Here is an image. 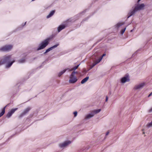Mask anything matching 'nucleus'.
<instances>
[{
    "label": "nucleus",
    "mask_w": 152,
    "mask_h": 152,
    "mask_svg": "<svg viewBox=\"0 0 152 152\" xmlns=\"http://www.w3.org/2000/svg\"><path fill=\"white\" fill-rule=\"evenodd\" d=\"M18 108L12 109L7 114V117L8 118H9L11 116L12 114Z\"/></svg>",
    "instance_id": "obj_10"
},
{
    "label": "nucleus",
    "mask_w": 152,
    "mask_h": 152,
    "mask_svg": "<svg viewBox=\"0 0 152 152\" xmlns=\"http://www.w3.org/2000/svg\"><path fill=\"white\" fill-rule=\"evenodd\" d=\"M11 56L10 55L6 56L4 57L3 58V61H0V64H2L6 62L7 61H9L10 58Z\"/></svg>",
    "instance_id": "obj_8"
},
{
    "label": "nucleus",
    "mask_w": 152,
    "mask_h": 152,
    "mask_svg": "<svg viewBox=\"0 0 152 152\" xmlns=\"http://www.w3.org/2000/svg\"><path fill=\"white\" fill-rule=\"evenodd\" d=\"M149 112H151L152 111V108L149 110Z\"/></svg>",
    "instance_id": "obj_30"
},
{
    "label": "nucleus",
    "mask_w": 152,
    "mask_h": 152,
    "mask_svg": "<svg viewBox=\"0 0 152 152\" xmlns=\"http://www.w3.org/2000/svg\"><path fill=\"white\" fill-rule=\"evenodd\" d=\"M89 79L88 77H87L83 79L81 81V83L82 84H84L86 83Z\"/></svg>",
    "instance_id": "obj_17"
},
{
    "label": "nucleus",
    "mask_w": 152,
    "mask_h": 152,
    "mask_svg": "<svg viewBox=\"0 0 152 152\" xmlns=\"http://www.w3.org/2000/svg\"><path fill=\"white\" fill-rule=\"evenodd\" d=\"M152 95V92L150 94L148 95V97H149L151 96Z\"/></svg>",
    "instance_id": "obj_29"
},
{
    "label": "nucleus",
    "mask_w": 152,
    "mask_h": 152,
    "mask_svg": "<svg viewBox=\"0 0 152 152\" xmlns=\"http://www.w3.org/2000/svg\"><path fill=\"white\" fill-rule=\"evenodd\" d=\"M143 134H145V132H143Z\"/></svg>",
    "instance_id": "obj_32"
},
{
    "label": "nucleus",
    "mask_w": 152,
    "mask_h": 152,
    "mask_svg": "<svg viewBox=\"0 0 152 152\" xmlns=\"http://www.w3.org/2000/svg\"><path fill=\"white\" fill-rule=\"evenodd\" d=\"M126 28H125L121 31V34H124L126 29Z\"/></svg>",
    "instance_id": "obj_24"
},
{
    "label": "nucleus",
    "mask_w": 152,
    "mask_h": 152,
    "mask_svg": "<svg viewBox=\"0 0 152 152\" xmlns=\"http://www.w3.org/2000/svg\"><path fill=\"white\" fill-rule=\"evenodd\" d=\"M55 12V11L52 10L50 12L49 14L47 16V18H50L51 16L53 14H54Z\"/></svg>",
    "instance_id": "obj_18"
},
{
    "label": "nucleus",
    "mask_w": 152,
    "mask_h": 152,
    "mask_svg": "<svg viewBox=\"0 0 152 152\" xmlns=\"http://www.w3.org/2000/svg\"><path fill=\"white\" fill-rule=\"evenodd\" d=\"M49 40V39H48L42 42L40 44L39 47L37 49V50H39L45 48L48 44Z\"/></svg>",
    "instance_id": "obj_4"
},
{
    "label": "nucleus",
    "mask_w": 152,
    "mask_h": 152,
    "mask_svg": "<svg viewBox=\"0 0 152 152\" xmlns=\"http://www.w3.org/2000/svg\"><path fill=\"white\" fill-rule=\"evenodd\" d=\"M101 111V109H99L98 110H96L93 111L92 112L94 115L95 114H96L99 113Z\"/></svg>",
    "instance_id": "obj_15"
},
{
    "label": "nucleus",
    "mask_w": 152,
    "mask_h": 152,
    "mask_svg": "<svg viewBox=\"0 0 152 152\" xmlns=\"http://www.w3.org/2000/svg\"><path fill=\"white\" fill-rule=\"evenodd\" d=\"M66 69H65L64 70L60 72L58 74V76L59 77H60L62 75L64 72H66Z\"/></svg>",
    "instance_id": "obj_20"
},
{
    "label": "nucleus",
    "mask_w": 152,
    "mask_h": 152,
    "mask_svg": "<svg viewBox=\"0 0 152 152\" xmlns=\"http://www.w3.org/2000/svg\"><path fill=\"white\" fill-rule=\"evenodd\" d=\"M75 73H77V72L73 71L71 75H70L69 80V82L71 83H74L76 82L77 80V79L76 77L74 76V75Z\"/></svg>",
    "instance_id": "obj_2"
},
{
    "label": "nucleus",
    "mask_w": 152,
    "mask_h": 152,
    "mask_svg": "<svg viewBox=\"0 0 152 152\" xmlns=\"http://www.w3.org/2000/svg\"><path fill=\"white\" fill-rule=\"evenodd\" d=\"M132 30H131V32H132Z\"/></svg>",
    "instance_id": "obj_33"
},
{
    "label": "nucleus",
    "mask_w": 152,
    "mask_h": 152,
    "mask_svg": "<svg viewBox=\"0 0 152 152\" xmlns=\"http://www.w3.org/2000/svg\"><path fill=\"white\" fill-rule=\"evenodd\" d=\"M94 116V115H93L92 112L89 114L87 115H86L85 119H89Z\"/></svg>",
    "instance_id": "obj_14"
},
{
    "label": "nucleus",
    "mask_w": 152,
    "mask_h": 152,
    "mask_svg": "<svg viewBox=\"0 0 152 152\" xmlns=\"http://www.w3.org/2000/svg\"><path fill=\"white\" fill-rule=\"evenodd\" d=\"M20 63H23L25 61V59H22L18 61Z\"/></svg>",
    "instance_id": "obj_25"
},
{
    "label": "nucleus",
    "mask_w": 152,
    "mask_h": 152,
    "mask_svg": "<svg viewBox=\"0 0 152 152\" xmlns=\"http://www.w3.org/2000/svg\"><path fill=\"white\" fill-rule=\"evenodd\" d=\"M7 106H5L1 112L0 113V117L3 115L5 113V108Z\"/></svg>",
    "instance_id": "obj_19"
},
{
    "label": "nucleus",
    "mask_w": 152,
    "mask_h": 152,
    "mask_svg": "<svg viewBox=\"0 0 152 152\" xmlns=\"http://www.w3.org/2000/svg\"><path fill=\"white\" fill-rule=\"evenodd\" d=\"M15 61H12L11 62L9 63L8 65H7L6 66V67L7 68H9L10 67L11 65Z\"/></svg>",
    "instance_id": "obj_21"
},
{
    "label": "nucleus",
    "mask_w": 152,
    "mask_h": 152,
    "mask_svg": "<svg viewBox=\"0 0 152 152\" xmlns=\"http://www.w3.org/2000/svg\"><path fill=\"white\" fill-rule=\"evenodd\" d=\"M108 97H107V96H106L105 101H106V102H107V100H108Z\"/></svg>",
    "instance_id": "obj_28"
},
{
    "label": "nucleus",
    "mask_w": 152,
    "mask_h": 152,
    "mask_svg": "<svg viewBox=\"0 0 152 152\" xmlns=\"http://www.w3.org/2000/svg\"><path fill=\"white\" fill-rule=\"evenodd\" d=\"M58 45H55L53 46L48 48L46 50L45 52L44 53L45 54V53L49 52V51H50L51 50H52L53 48L56 47L58 46Z\"/></svg>",
    "instance_id": "obj_12"
},
{
    "label": "nucleus",
    "mask_w": 152,
    "mask_h": 152,
    "mask_svg": "<svg viewBox=\"0 0 152 152\" xmlns=\"http://www.w3.org/2000/svg\"><path fill=\"white\" fill-rule=\"evenodd\" d=\"M65 27V26L64 25H60L58 28V32H59L62 29H64Z\"/></svg>",
    "instance_id": "obj_13"
},
{
    "label": "nucleus",
    "mask_w": 152,
    "mask_h": 152,
    "mask_svg": "<svg viewBox=\"0 0 152 152\" xmlns=\"http://www.w3.org/2000/svg\"><path fill=\"white\" fill-rule=\"evenodd\" d=\"M124 23H119L115 26V27L116 28H118L120 26L124 24Z\"/></svg>",
    "instance_id": "obj_16"
},
{
    "label": "nucleus",
    "mask_w": 152,
    "mask_h": 152,
    "mask_svg": "<svg viewBox=\"0 0 152 152\" xmlns=\"http://www.w3.org/2000/svg\"><path fill=\"white\" fill-rule=\"evenodd\" d=\"M26 23V22H25V24Z\"/></svg>",
    "instance_id": "obj_34"
},
{
    "label": "nucleus",
    "mask_w": 152,
    "mask_h": 152,
    "mask_svg": "<svg viewBox=\"0 0 152 152\" xmlns=\"http://www.w3.org/2000/svg\"><path fill=\"white\" fill-rule=\"evenodd\" d=\"M145 82H142L136 85L134 87L133 89L134 91L140 90L145 85Z\"/></svg>",
    "instance_id": "obj_3"
},
{
    "label": "nucleus",
    "mask_w": 152,
    "mask_h": 152,
    "mask_svg": "<svg viewBox=\"0 0 152 152\" xmlns=\"http://www.w3.org/2000/svg\"><path fill=\"white\" fill-rule=\"evenodd\" d=\"M145 6V4H142L140 5H136L135 7H133L132 9L129 11L128 14L127 18H128L134 15L138 11L143 9Z\"/></svg>",
    "instance_id": "obj_1"
},
{
    "label": "nucleus",
    "mask_w": 152,
    "mask_h": 152,
    "mask_svg": "<svg viewBox=\"0 0 152 152\" xmlns=\"http://www.w3.org/2000/svg\"><path fill=\"white\" fill-rule=\"evenodd\" d=\"M79 66V65H78L77 66L74 67H73V68H72L71 69H69V71H72L73 70H76V69H77L78 68V67Z\"/></svg>",
    "instance_id": "obj_22"
},
{
    "label": "nucleus",
    "mask_w": 152,
    "mask_h": 152,
    "mask_svg": "<svg viewBox=\"0 0 152 152\" xmlns=\"http://www.w3.org/2000/svg\"><path fill=\"white\" fill-rule=\"evenodd\" d=\"M11 45H7L4 46L0 49V50L2 51H7L11 50L12 48Z\"/></svg>",
    "instance_id": "obj_5"
},
{
    "label": "nucleus",
    "mask_w": 152,
    "mask_h": 152,
    "mask_svg": "<svg viewBox=\"0 0 152 152\" xmlns=\"http://www.w3.org/2000/svg\"><path fill=\"white\" fill-rule=\"evenodd\" d=\"M129 76L126 75L121 78V82L122 83H124L126 82L129 81Z\"/></svg>",
    "instance_id": "obj_7"
},
{
    "label": "nucleus",
    "mask_w": 152,
    "mask_h": 152,
    "mask_svg": "<svg viewBox=\"0 0 152 152\" xmlns=\"http://www.w3.org/2000/svg\"><path fill=\"white\" fill-rule=\"evenodd\" d=\"M110 132V130L108 131L106 133V135L107 136V135H108Z\"/></svg>",
    "instance_id": "obj_27"
},
{
    "label": "nucleus",
    "mask_w": 152,
    "mask_h": 152,
    "mask_svg": "<svg viewBox=\"0 0 152 152\" xmlns=\"http://www.w3.org/2000/svg\"><path fill=\"white\" fill-rule=\"evenodd\" d=\"M104 56V53L103 54L102 56L100 57L98 59L95 61L94 63L92 64V67H93L95 66L96 64L99 63L102 60L103 57Z\"/></svg>",
    "instance_id": "obj_9"
},
{
    "label": "nucleus",
    "mask_w": 152,
    "mask_h": 152,
    "mask_svg": "<svg viewBox=\"0 0 152 152\" xmlns=\"http://www.w3.org/2000/svg\"><path fill=\"white\" fill-rule=\"evenodd\" d=\"M140 0H138L137 1V2L138 3L140 1Z\"/></svg>",
    "instance_id": "obj_31"
},
{
    "label": "nucleus",
    "mask_w": 152,
    "mask_h": 152,
    "mask_svg": "<svg viewBox=\"0 0 152 152\" xmlns=\"http://www.w3.org/2000/svg\"><path fill=\"white\" fill-rule=\"evenodd\" d=\"M147 126L148 127H150L152 126V121L150 123L148 124L147 125Z\"/></svg>",
    "instance_id": "obj_23"
},
{
    "label": "nucleus",
    "mask_w": 152,
    "mask_h": 152,
    "mask_svg": "<svg viewBox=\"0 0 152 152\" xmlns=\"http://www.w3.org/2000/svg\"><path fill=\"white\" fill-rule=\"evenodd\" d=\"M73 113L74 115V116L76 117L77 116V111H75Z\"/></svg>",
    "instance_id": "obj_26"
},
{
    "label": "nucleus",
    "mask_w": 152,
    "mask_h": 152,
    "mask_svg": "<svg viewBox=\"0 0 152 152\" xmlns=\"http://www.w3.org/2000/svg\"><path fill=\"white\" fill-rule=\"evenodd\" d=\"M71 143V142L70 141H66L61 143H60L59 144V146L61 148H64L67 146L69 144Z\"/></svg>",
    "instance_id": "obj_6"
},
{
    "label": "nucleus",
    "mask_w": 152,
    "mask_h": 152,
    "mask_svg": "<svg viewBox=\"0 0 152 152\" xmlns=\"http://www.w3.org/2000/svg\"><path fill=\"white\" fill-rule=\"evenodd\" d=\"M30 110V107H28L26 108L23 112L19 115V117H21L27 113Z\"/></svg>",
    "instance_id": "obj_11"
}]
</instances>
